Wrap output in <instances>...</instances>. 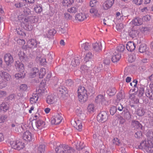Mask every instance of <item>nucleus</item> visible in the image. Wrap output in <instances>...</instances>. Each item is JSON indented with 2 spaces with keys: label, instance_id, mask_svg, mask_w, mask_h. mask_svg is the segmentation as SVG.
Masks as SVG:
<instances>
[{
  "label": "nucleus",
  "instance_id": "obj_18",
  "mask_svg": "<svg viewBox=\"0 0 153 153\" xmlns=\"http://www.w3.org/2000/svg\"><path fill=\"white\" fill-rule=\"evenodd\" d=\"M93 50L96 52H100L101 51L102 44L101 43L96 42L93 45Z\"/></svg>",
  "mask_w": 153,
  "mask_h": 153
},
{
  "label": "nucleus",
  "instance_id": "obj_48",
  "mask_svg": "<svg viewBox=\"0 0 153 153\" xmlns=\"http://www.w3.org/2000/svg\"><path fill=\"white\" fill-rule=\"evenodd\" d=\"M145 110L142 108L138 109L137 111V114L139 116H141L143 115L145 113Z\"/></svg>",
  "mask_w": 153,
  "mask_h": 153
},
{
  "label": "nucleus",
  "instance_id": "obj_15",
  "mask_svg": "<svg viewBox=\"0 0 153 153\" xmlns=\"http://www.w3.org/2000/svg\"><path fill=\"white\" fill-rule=\"evenodd\" d=\"M39 97L38 94L33 93L30 97V102L31 104H35L38 101Z\"/></svg>",
  "mask_w": 153,
  "mask_h": 153
},
{
  "label": "nucleus",
  "instance_id": "obj_20",
  "mask_svg": "<svg viewBox=\"0 0 153 153\" xmlns=\"http://www.w3.org/2000/svg\"><path fill=\"white\" fill-rule=\"evenodd\" d=\"M15 66L18 71H21L22 72L25 71L24 65L19 61L16 62L15 64Z\"/></svg>",
  "mask_w": 153,
  "mask_h": 153
},
{
  "label": "nucleus",
  "instance_id": "obj_3",
  "mask_svg": "<svg viewBox=\"0 0 153 153\" xmlns=\"http://www.w3.org/2000/svg\"><path fill=\"white\" fill-rule=\"evenodd\" d=\"M78 94L79 100L80 102H84L87 99L86 91L83 86H80L78 90Z\"/></svg>",
  "mask_w": 153,
  "mask_h": 153
},
{
  "label": "nucleus",
  "instance_id": "obj_52",
  "mask_svg": "<svg viewBox=\"0 0 153 153\" xmlns=\"http://www.w3.org/2000/svg\"><path fill=\"white\" fill-rule=\"evenodd\" d=\"M77 10V8L75 7H70L68 10V11L70 13H75Z\"/></svg>",
  "mask_w": 153,
  "mask_h": 153
},
{
  "label": "nucleus",
  "instance_id": "obj_14",
  "mask_svg": "<svg viewBox=\"0 0 153 153\" xmlns=\"http://www.w3.org/2000/svg\"><path fill=\"white\" fill-rule=\"evenodd\" d=\"M135 44L133 42H128L126 45V48L129 51H133L135 50Z\"/></svg>",
  "mask_w": 153,
  "mask_h": 153
},
{
  "label": "nucleus",
  "instance_id": "obj_37",
  "mask_svg": "<svg viewBox=\"0 0 153 153\" xmlns=\"http://www.w3.org/2000/svg\"><path fill=\"white\" fill-rule=\"evenodd\" d=\"M95 107L93 104H89L87 108V111L90 113L93 112L95 110Z\"/></svg>",
  "mask_w": 153,
  "mask_h": 153
},
{
  "label": "nucleus",
  "instance_id": "obj_29",
  "mask_svg": "<svg viewBox=\"0 0 153 153\" xmlns=\"http://www.w3.org/2000/svg\"><path fill=\"white\" fill-rule=\"evenodd\" d=\"M19 73L16 74L15 77L16 79H20L23 78L25 76V71L23 72L19 71Z\"/></svg>",
  "mask_w": 153,
  "mask_h": 153
},
{
  "label": "nucleus",
  "instance_id": "obj_58",
  "mask_svg": "<svg viewBox=\"0 0 153 153\" xmlns=\"http://www.w3.org/2000/svg\"><path fill=\"white\" fill-rule=\"evenodd\" d=\"M83 143L82 142H79V144H78V143L76 145V148L78 149H82L84 147V146H83Z\"/></svg>",
  "mask_w": 153,
  "mask_h": 153
},
{
  "label": "nucleus",
  "instance_id": "obj_30",
  "mask_svg": "<svg viewBox=\"0 0 153 153\" xmlns=\"http://www.w3.org/2000/svg\"><path fill=\"white\" fill-rule=\"evenodd\" d=\"M56 33V31L54 29L49 30L46 33L45 37L50 38L53 37Z\"/></svg>",
  "mask_w": 153,
  "mask_h": 153
},
{
  "label": "nucleus",
  "instance_id": "obj_17",
  "mask_svg": "<svg viewBox=\"0 0 153 153\" xmlns=\"http://www.w3.org/2000/svg\"><path fill=\"white\" fill-rule=\"evenodd\" d=\"M137 96V93L134 92V93L130 94L129 99L132 101L133 103H137L139 101Z\"/></svg>",
  "mask_w": 153,
  "mask_h": 153
},
{
  "label": "nucleus",
  "instance_id": "obj_55",
  "mask_svg": "<svg viewBox=\"0 0 153 153\" xmlns=\"http://www.w3.org/2000/svg\"><path fill=\"white\" fill-rule=\"evenodd\" d=\"M7 118V116L5 115H0V123H3L6 121Z\"/></svg>",
  "mask_w": 153,
  "mask_h": 153
},
{
  "label": "nucleus",
  "instance_id": "obj_62",
  "mask_svg": "<svg viewBox=\"0 0 153 153\" xmlns=\"http://www.w3.org/2000/svg\"><path fill=\"white\" fill-rule=\"evenodd\" d=\"M17 43H18L19 45H23V47L24 48H25L24 46V45L25 44V42L24 39H18L17 40Z\"/></svg>",
  "mask_w": 153,
  "mask_h": 153
},
{
  "label": "nucleus",
  "instance_id": "obj_13",
  "mask_svg": "<svg viewBox=\"0 0 153 153\" xmlns=\"http://www.w3.org/2000/svg\"><path fill=\"white\" fill-rule=\"evenodd\" d=\"M4 59L6 64L9 65L13 62V58L10 53L6 54L4 56Z\"/></svg>",
  "mask_w": 153,
  "mask_h": 153
},
{
  "label": "nucleus",
  "instance_id": "obj_26",
  "mask_svg": "<svg viewBox=\"0 0 153 153\" xmlns=\"http://www.w3.org/2000/svg\"><path fill=\"white\" fill-rule=\"evenodd\" d=\"M38 19L35 18V16H31L27 19H25V22H27L28 23H30L33 25L34 23L37 22Z\"/></svg>",
  "mask_w": 153,
  "mask_h": 153
},
{
  "label": "nucleus",
  "instance_id": "obj_49",
  "mask_svg": "<svg viewBox=\"0 0 153 153\" xmlns=\"http://www.w3.org/2000/svg\"><path fill=\"white\" fill-rule=\"evenodd\" d=\"M27 88V85L25 84H22L19 87V90L21 91H26Z\"/></svg>",
  "mask_w": 153,
  "mask_h": 153
},
{
  "label": "nucleus",
  "instance_id": "obj_24",
  "mask_svg": "<svg viewBox=\"0 0 153 153\" xmlns=\"http://www.w3.org/2000/svg\"><path fill=\"white\" fill-rule=\"evenodd\" d=\"M121 57V56L120 53L115 52L112 56V61L114 62H116L120 60Z\"/></svg>",
  "mask_w": 153,
  "mask_h": 153
},
{
  "label": "nucleus",
  "instance_id": "obj_10",
  "mask_svg": "<svg viewBox=\"0 0 153 153\" xmlns=\"http://www.w3.org/2000/svg\"><path fill=\"white\" fill-rule=\"evenodd\" d=\"M58 98L57 97L53 95H48L46 99L47 103L48 104H53L57 101Z\"/></svg>",
  "mask_w": 153,
  "mask_h": 153
},
{
  "label": "nucleus",
  "instance_id": "obj_19",
  "mask_svg": "<svg viewBox=\"0 0 153 153\" xmlns=\"http://www.w3.org/2000/svg\"><path fill=\"white\" fill-rule=\"evenodd\" d=\"M131 125L135 129H142V126L138 121L133 120L132 121Z\"/></svg>",
  "mask_w": 153,
  "mask_h": 153
},
{
  "label": "nucleus",
  "instance_id": "obj_32",
  "mask_svg": "<svg viewBox=\"0 0 153 153\" xmlns=\"http://www.w3.org/2000/svg\"><path fill=\"white\" fill-rule=\"evenodd\" d=\"M90 12L94 17H99L100 16V14L98 13L97 10L94 8H91L90 10Z\"/></svg>",
  "mask_w": 153,
  "mask_h": 153
},
{
  "label": "nucleus",
  "instance_id": "obj_4",
  "mask_svg": "<svg viewBox=\"0 0 153 153\" xmlns=\"http://www.w3.org/2000/svg\"><path fill=\"white\" fill-rule=\"evenodd\" d=\"M95 101L97 103H101L103 105H106L109 103L107 99L101 94L98 95L96 97Z\"/></svg>",
  "mask_w": 153,
  "mask_h": 153
},
{
  "label": "nucleus",
  "instance_id": "obj_5",
  "mask_svg": "<svg viewBox=\"0 0 153 153\" xmlns=\"http://www.w3.org/2000/svg\"><path fill=\"white\" fill-rule=\"evenodd\" d=\"M39 43L36 39H30L27 41V45H26L25 48H36Z\"/></svg>",
  "mask_w": 153,
  "mask_h": 153
},
{
  "label": "nucleus",
  "instance_id": "obj_63",
  "mask_svg": "<svg viewBox=\"0 0 153 153\" xmlns=\"http://www.w3.org/2000/svg\"><path fill=\"white\" fill-rule=\"evenodd\" d=\"M135 137L138 139L141 138L142 137V134L141 131H139L136 132L134 135Z\"/></svg>",
  "mask_w": 153,
  "mask_h": 153
},
{
  "label": "nucleus",
  "instance_id": "obj_47",
  "mask_svg": "<svg viewBox=\"0 0 153 153\" xmlns=\"http://www.w3.org/2000/svg\"><path fill=\"white\" fill-rule=\"evenodd\" d=\"M8 108L9 107L5 103H3L0 105V109L4 111H7L8 109Z\"/></svg>",
  "mask_w": 153,
  "mask_h": 153
},
{
  "label": "nucleus",
  "instance_id": "obj_33",
  "mask_svg": "<svg viewBox=\"0 0 153 153\" xmlns=\"http://www.w3.org/2000/svg\"><path fill=\"white\" fill-rule=\"evenodd\" d=\"M145 94L150 99L153 100V92L149 89H147L146 91Z\"/></svg>",
  "mask_w": 153,
  "mask_h": 153
},
{
  "label": "nucleus",
  "instance_id": "obj_41",
  "mask_svg": "<svg viewBox=\"0 0 153 153\" xmlns=\"http://www.w3.org/2000/svg\"><path fill=\"white\" fill-rule=\"evenodd\" d=\"M34 11L36 13H40L42 10V7L40 4L36 5L34 8Z\"/></svg>",
  "mask_w": 153,
  "mask_h": 153
},
{
  "label": "nucleus",
  "instance_id": "obj_12",
  "mask_svg": "<svg viewBox=\"0 0 153 153\" xmlns=\"http://www.w3.org/2000/svg\"><path fill=\"white\" fill-rule=\"evenodd\" d=\"M0 76L3 80L9 81L11 78L10 75L7 73L3 71H0Z\"/></svg>",
  "mask_w": 153,
  "mask_h": 153
},
{
  "label": "nucleus",
  "instance_id": "obj_11",
  "mask_svg": "<svg viewBox=\"0 0 153 153\" xmlns=\"http://www.w3.org/2000/svg\"><path fill=\"white\" fill-rule=\"evenodd\" d=\"M107 118V115L105 112H102L99 113L97 117L98 121L101 122H104L106 121Z\"/></svg>",
  "mask_w": 153,
  "mask_h": 153
},
{
  "label": "nucleus",
  "instance_id": "obj_50",
  "mask_svg": "<svg viewBox=\"0 0 153 153\" xmlns=\"http://www.w3.org/2000/svg\"><path fill=\"white\" fill-rule=\"evenodd\" d=\"M6 80H1L0 81V88H2L5 87L7 85V82Z\"/></svg>",
  "mask_w": 153,
  "mask_h": 153
},
{
  "label": "nucleus",
  "instance_id": "obj_60",
  "mask_svg": "<svg viewBox=\"0 0 153 153\" xmlns=\"http://www.w3.org/2000/svg\"><path fill=\"white\" fill-rule=\"evenodd\" d=\"M150 30V28L146 27H143L140 29L141 31L144 33H147Z\"/></svg>",
  "mask_w": 153,
  "mask_h": 153
},
{
  "label": "nucleus",
  "instance_id": "obj_53",
  "mask_svg": "<svg viewBox=\"0 0 153 153\" xmlns=\"http://www.w3.org/2000/svg\"><path fill=\"white\" fill-rule=\"evenodd\" d=\"M125 46L123 44L119 45L117 47V50L119 52H122L125 50Z\"/></svg>",
  "mask_w": 153,
  "mask_h": 153
},
{
  "label": "nucleus",
  "instance_id": "obj_7",
  "mask_svg": "<svg viewBox=\"0 0 153 153\" xmlns=\"http://www.w3.org/2000/svg\"><path fill=\"white\" fill-rule=\"evenodd\" d=\"M114 0H107L104 2L102 5L103 9L107 10L111 7L114 3Z\"/></svg>",
  "mask_w": 153,
  "mask_h": 153
},
{
  "label": "nucleus",
  "instance_id": "obj_35",
  "mask_svg": "<svg viewBox=\"0 0 153 153\" xmlns=\"http://www.w3.org/2000/svg\"><path fill=\"white\" fill-rule=\"evenodd\" d=\"M73 2V0H63L62 3L64 6L68 7Z\"/></svg>",
  "mask_w": 153,
  "mask_h": 153
},
{
  "label": "nucleus",
  "instance_id": "obj_61",
  "mask_svg": "<svg viewBox=\"0 0 153 153\" xmlns=\"http://www.w3.org/2000/svg\"><path fill=\"white\" fill-rule=\"evenodd\" d=\"M151 19V16L149 15H147L143 16L142 19V21H149Z\"/></svg>",
  "mask_w": 153,
  "mask_h": 153
},
{
  "label": "nucleus",
  "instance_id": "obj_56",
  "mask_svg": "<svg viewBox=\"0 0 153 153\" xmlns=\"http://www.w3.org/2000/svg\"><path fill=\"white\" fill-rule=\"evenodd\" d=\"M64 15L65 18L66 20H70L72 19V16L68 13H65Z\"/></svg>",
  "mask_w": 153,
  "mask_h": 153
},
{
  "label": "nucleus",
  "instance_id": "obj_25",
  "mask_svg": "<svg viewBox=\"0 0 153 153\" xmlns=\"http://www.w3.org/2000/svg\"><path fill=\"white\" fill-rule=\"evenodd\" d=\"M131 23L135 26H138L143 23V21L142 19L139 17H136L133 19Z\"/></svg>",
  "mask_w": 153,
  "mask_h": 153
},
{
  "label": "nucleus",
  "instance_id": "obj_57",
  "mask_svg": "<svg viewBox=\"0 0 153 153\" xmlns=\"http://www.w3.org/2000/svg\"><path fill=\"white\" fill-rule=\"evenodd\" d=\"M141 11L143 12H148L151 11L150 7L148 6L147 7H144L143 8L141 9Z\"/></svg>",
  "mask_w": 153,
  "mask_h": 153
},
{
  "label": "nucleus",
  "instance_id": "obj_28",
  "mask_svg": "<svg viewBox=\"0 0 153 153\" xmlns=\"http://www.w3.org/2000/svg\"><path fill=\"white\" fill-rule=\"evenodd\" d=\"M45 125V122L41 120H38L36 123V125L37 128L40 129L44 128Z\"/></svg>",
  "mask_w": 153,
  "mask_h": 153
},
{
  "label": "nucleus",
  "instance_id": "obj_42",
  "mask_svg": "<svg viewBox=\"0 0 153 153\" xmlns=\"http://www.w3.org/2000/svg\"><path fill=\"white\" fill-rule=\"evenodd\" d=\"M58 91L61 94H65L67 93L66 89L63 86H61L58 89Z\"/></svg>",
  "mask_w": 153,
  "mask_h": 153
},
{
  "label": "nucleus",
  "instance_id": "obj_31",
  "mask_svg": "<svg viewBox=\"0 0 153 153\" xmlns=\"http://www.w3.org/2000/svg\"><path fill=\"white\" fill-rule=\"evenodd\" d=\"M25 147L24 143L21 140H17L16 149L20 150L23 149Z\"/></svg>",
  "mask_w": 153,
  "mask_h": 153
},
{
  "label": "nucleus",
  "instance_id": "obj_36",
  "mask_svg": "<svg viewBox=\"0 0 153 153\" xmlns=\"http://www.w3.org/2000/svg\"><path fill=\"white\" fill-rule=\"evenodd\" d=\"M116 92V89L113 87L110 88L107 91V93L110 96L114 95Z\"/></svg>",
  "mask_w": 153,
  "mask_h": 153
},
{
  "label": "nucleus",
  "instance_id": "obj_22",
  "mask_svg": "<svg viewBox=\"0 0 153 153\" xmlns=\"http://www.w3.org/2000/svg\"><path fill=\"white\" fill-rule=\"evenodd\" d=\"M39 70L37 68H32L30 70L29 74L31 78L35 77L37 75H38Z\"/></svg>",
  "mask_w": 153,
  "mask_h": 153
},
{
  "label": "nucleus",
  "instance_id": "obj_8",
  "mask_svg": "<svg viewBox=\"0 0 153 153\" xmlns=\"http://www.w3.org/2000/svg\"><path fill=\"white\" fill-rule=\"evenodd\" d=\"M88 16L87 14L84 13H80L76 14L75 16L76 20L78 21L82 22L85 20Z\"/></svg>",
  "mask_w": 153,
  "mask_h": 153
},
{
  "label": "nucleus",
  "instance_id": "obj_51",
  "mask_svg": "<svg viewBox=\"0 0 153 153\" xmlns=\"http://www.w3.org/2000/svg\"><path fill=\"white\" fill-rule=\"evenodd\" d=\"M88 69V67L86 65H82L80 68V71L82 73L87 72Z\"/></svg>",
  "mask_w": 153,
  "mask_h": 153
},
{
  "label": "nucleus",
  "instance_id": "obj_46",
  "mask_svg": "<svg viewBox=\"0 0 153 153\" xmlns=\"http://www.w3.org/2000/svg\"><path fill=\"white\" fill-rule=\"evenodd\" d=\"M89 47L90 45L89 43L86 42L81 44V48L82 49L87 50L89 49Z\"/></svg>",
  "mask_w": 153,
  "mask_h": 153
},
{
  "label": "nucleus",
  "instance_id": "obj_2",
  "mask_svg": "<svg viewBox=\"0 0 153 153\" xmlns=\"http://www.w3.org/2000/svg\"><path fill=\"white\" fill-rule=\"evenodd\" d=\"M56 153H71L73 152L72 148L65 144L60 145L55 148Z\"/></svg>",
  "mask_w": 153,
  "mask_h": 153
},
{
  "label": "nucleus",
  "instance_id": "obj_6",
  "mask_svg": "<svg viewBox=\"0 0 153 153\" xmlns=\"http://www.w3.org/2000/svg\"><path fill=\"white\" fill-rule=\"evenodd\" d=\"M62 115L61 113H58L56 114L54 118L52 119V123L55 125H58L59 124L63 119Z\"/></svg>",
  "mask_w": 153,
  "mask_h": 153
},
{
  "label": "nucleus",
  "instance_id": "obj_43",
  "mask_svg": "<svg viewBox=\"0 0 153 153\" xmlns=\"http://www.w3.org/2000/svg\"><path fill=\"white\" fill-rule=\"evenodd\" d=\"M26 23L25 25V27L26 28V29L27 30L30 31L33 28V25H32L30 23H28V22H26Z\"/></svg>",
  "mask_w": 153,
  "mask_h": 153
},
{
  "label": "nucleus",
  "instance_id": "obj_34",
  "mask_svg": "<svg viewBox=\"0 0 153 153\" xmlns=\"http://www.w3.org/2000/svg\"><path fill=\"white\" fill-rule=\"evenodd\" d=\"M46 74L45 69L42 68L40 69L39 71L38 72V75L40 78H42Z\"/></svg>",
  "mask_w": 153,
  "mask_h": 153
},
{
  "label": "nucleus",
  "instance_id": "obj_27",
  "mask_svg": "<svg viewBox=\"0 0 153 153\" xmlns=\"http://www.w3.org/2000/svg\"><path fill=\"white\" fill-rule=\"evenodd\" d=\"M36 153H44L45 152V146L40 145L35 150Z\"/></svg>",
  "mask_w": 153,
  "mask_h": 153
},
{
  "label": "nucleus",
  "instance_id": "obj_64",
  "mask_svg": "<svg viewBox=\"0 0 153 153\" xmlns=\"http://www.w3.org/2000/svg\"><path fill=\"white\" fill-rule=\"evenodd\" d=\"M71 130L70 128L66 129L63 132V134L64 135H68L71 132Z\"/></svg>",
  "mask_w": 153,
  "mask_h": 153
},
{
  "label": "nucleus",
  "instance_id": "obj_54",
  "mask_svg": "<svg viewBox=\"0 0 153 153\" xmlns=\"http://www.w3.org/2000/svg\"><path fill=\"white\" fill-rule=\"evenodd\" d=\"M138 33V32L137 30H132L130 32V34L132 38L136 37Z\"/></svg>",
  "mask_w": 153,
  "mask_h": 153
},
{
  "label": "nucleus",
  "instance_id": "obj_21",
  "mask_svg": "<svg viewBox=\"0 0 153 153\" xmlns=\"http://www.w3.org/2000/svg\"><path fill=\"white\" fill-rule=\"evenodd\" d=\"M19 56L20 60L23 62L28 61V58L27 55L23 52L20 51L19 53Z\"/></svg>",
  "mask_w": 153,
  "mask_h": 153
},
{
  "label": "nucleus",
  "instance_id": "obj_59",
  "mask_svg": "<svg viewBox=\"0 0 153 153\" xmlns=\"http://www.w3.org/2000/svg\"><path fill=\"white\" fill-rule=\"evenodd\" d=\"M149 79L151 81V83L149 85V87L151 90L153 91V74L149 77Z\"/></svg>",
  "mask_w": 153,
  "mask_h": 153
},
{
  "label": "nucleus",
  "instance_id": "obj_40",
  "mask_svg": "<svg viewBox=\"0 0 153 153\" xmlns=\"http://www.w3.org/2000/svg\"><path fill=\"white\" fill-rule=\"evenodd\" d=\"M93 57V55L91 52H88L85 55V60L87 62L91 60Z\"/></svg>",
  "mask_w": 153,
  "mask_h": 153
},
{
  "label": "nucleus",
  "instance_id": "obj_23",
  "mask_svg": "<svg viewBox=\"0 0 153 153\" xmlns=\"http://www.w3.org/2000/svg\"><path fill=\"white\" fill-rule=\"evenodd\" d=\"M73 125L79 131L81 130L82 128V124L81 121L78 120H75L74 121Z\"/></svg>",
  "mask_w": 153,
  "mask_h": 153
},
{
  "label": "nucleus",
  "instance_id": "obj_9",
  "mask_svg": "<svg viewBox=\"0 0 153 153\" xmlns=\"http://www.w3.org/2000/svg\"><path fill=\"white\" fill-rule=\"evenodd\" d=\"M96 141H94V143L95 146H98L100 148V153H110L109 152H105L103 149L105 148V146L103 144L102 141L100 139H97Z\"/></svg>",
  "mask_w": 153,
  "mask_h": 153
},
{
  "label": "nucleus",
  "instance_id": "obj_45",
  "mask_svg": "<svg viewBox=\"0 0 153 153\" xmlns=\"http://www.w3.org/2000/svg\"><path fill=\"white\" fill-rule=\"evenodd\" d=\"M46 88H45V87L44 86H42V85H41L39 87L38 89L37 94H42L45 93V92H46Z\"/></svg>",
  "mask_w": 153,
  "mask_h": 153
},
{
  "label": "nucleus",
  "instance_id": "obj_44",
  "mask_svg": "<svg viewBox=\"0 0 153 153\" xmlns=\"http://www.w3.org/2000/svg\"><path fill=\"white\" fill-rule=\"evenodd\" d=\"M9 143L12 148L16 149L17 140H11L9 142Z\"/></svg>",
  "mask_w": 153,
  "mask_h": 153
},
{
  "label": "nucleus",
  "instance_id": "obj_38",
  "mask_svg": "<svg viewBox=\"0 0 153 153\" xmlns=\"http://www.w3.org/2000/svg\"><path fill=\"white\" fill-rule=\"evenodd\" d=\"M79 62L80 60L79 58L77 57H76L72 60L71 65L75 67L78 65Z\"/></svg>",
  "mask_w": 153,
  "mask_h": 153
},
{
  "label": "nucleus",
  "instance_id": "obj_1",
  "mask_svg": "<svg viewBox=\"0 0 153 153\" xmlns=\"http://www.w3.org/2000/svg\"><path fill=\"white\" fill-rule=\"evenodd\" d=\"M138 148L144 152L152 153L153 152V143L149 140H144L141 142Z\"/></svg>",
  "mask_w": 153,
  "mask_h": 153
},
{
  "label": "nucleus",
  "instance_id": "obj_39",
  "mask_svg": "<svg viewBox=\"0 0 153 153\" xmlns=\"http://www.w3.org/2000/svg\"><path fill=\"white\" fill-rule=\"evenodd\" d=\"M147 50V46L144 44L141 45L139 48V51L141 53H143L146 52Z\"/></svg>",
  "mask_w": 153,
  "mask_h": 153
},
{
  "label": "nucleus",
  "instance_id": "obj_16",
  "mask_svg": "<svg viewBox=\"0 0 153 153\" xmlns=\"http://www.w3.org/2000/svg\"><path fill=\"white\" fill-rule=\"evenodd\" d=\"M23 138L25 140L31 141L32 140L31 133L29 131H26L23 134Z\"/></svg>",
  "mask_w": 153,
  "mask_h": 153
}]
</instances>
